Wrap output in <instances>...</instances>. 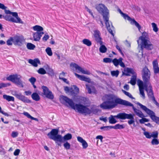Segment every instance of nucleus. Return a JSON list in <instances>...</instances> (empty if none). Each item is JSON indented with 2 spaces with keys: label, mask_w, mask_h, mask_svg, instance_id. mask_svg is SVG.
I'll use <instances>...</instances> for the list:
<instances>
[{
  "label": "nucleus",
  "mask_w": 159,
  "mask_h": 159,
  "mask_svg": "<svg viewBox=\"0 0 159 159\" xmlns=\"http://www.w3.org/2000/svg\"><path fill=\"white\" fill-rule=\"evenodd\" d=\"M119 59H117L116 58H115L112 61V62L115 66H117L119 64Z\"/></svg>",
  "instance_id": "3c124183"
},
{
  "label": "nucleus",
  "mask_w": 159,
  "mask_h": 159,
  "mask_svg": "<svg viewBox=\"0 0 159 159\" xmlns=\"http://www.w3.org/2000/svg\"><path fill=\"white\" fill-rule=\"evenodd\" d=\"M5 13L7 14H11L13 16L15 17L16 19V20H18V19H19L20 21L19 22H15L16 23H18L20 24H23V22L21 20L20 17H18V13L16 12H12L9 10H5Z\"/></svg>",
  "instance_id": "aec40b11"
},
{
  "label": "nucleus",
  "mask_w": 159,
  "mask_h": 159,
  "mask_svg": "<svg viewBox=\"0 0 159 159\" xmlns=\"http://www.w3.org/2000/svg\"><path fill=\"white\" fill-rule=\"evenodd\" d=\"M18 76H19V75L17 74L11 75L7 78V79L14 83L16 80L18 79Z\"/></svg>",
  "instance_id": "cd10ccee"
},
{
  "label": "nucleus",
  "mask_w": 159,
  "mask_h": 159,
  "mask_svg": "<svg viewBox=\"0 0 159 159\" xmlns=\"http://www.w3.org/2000/svg\"><path fill=\"white\" fill-rule=\"evenodd\" d=\"M13 37V43L15 45L20 46L25 41V39L22 36L16 35Z\"/></svg>",
  "instance_id": "dca6fc26"
},
{
  "label": "nucleus",
  "mask_w": 159,
  "mask_h": 159,
  "mask_svg": "<svg viewBox=\"0 0 159 159\" xmlns=\"http://www.w3.org/2000/svg\"><path fill=\"white\" fill-rule=\"evenodd\" d=\"M148 39V34L145 31L142 33V35L139 38L141 41L140 44L141 48H145L148 50H151L153 49V46Z\"/></svg>",
  "instance_id": "20e7f679"
},
{
  "label": "nucleus",
  "mask_w": 159,
  "mask_h": 159,
  "mask_svg": "<svg viewBox=\"0 0 159 159\" xmlns=\"http://www.w3.org/2000/svg\"><path fill=\"white\" fill-rule=\"evenodd\" d=\"M83 148L84 149L86 148L88 146V144L87 142L84 140L82 143Z\"/></svg>",
  "instance_id": "052dcab7"
},
{
  "label": "nucleus",
  "mask_w": 159,
  "mask_h": 159,
  "mask_svg": "<svg viewBox=\"0 0 159 159\" xmlns=\"http://www.w3.org/2000/svg\"><path fill=\"white\" fill-rule=\"evenodd\" d=\"M129 73L134 75L135 74V72L132 68L128 67L125 68L124 69V71H122V75L129 76L130 75Z\"/></svg>",
  "instance_id": "412c9836"
},
{
  "label": "nucleus",
  "mask_w": 159,
  "mask_h": 159,
  "mask_svg": "<svg viewBox=\"0 0 159 159\" xmlns=\"http://www.w3.org/2000/svg\"><path fill=\"white\" fill-rule=\"evenodd\" d=\"M73 87H74V92H75V94H78L79 91V89L78 88L76 85H74L73 86Z\"/></svg>",
  "instance_id": "13d9d810"
},
{
  "label": "nucleus",
  "mask_w": 159,
  "mask_h": 159,
  "mask_svg": "<svg viewBox=\"0 0 159 159\" xmlns=\"http://www.w3.org/2000/svg\"><path fill=\"white\" fill-rule=\"evenodd\" d=\"M137 104L140 106V108L148 114L154 122L157 123H159V117L156 116L155 113L152 110L148 108L146 106L142 105L139 102L136 103Z\"/></svg>",
  "instance_id": "39448f33"
},
{
  "label": "nucleus",
  "mask_w": 159,
  "mask_h": 159,
  "mask_svg": "<svg viewBox=\"0 0 159 159\" xmlns=\"http://www.w3.org/2000/svg\"><path fill=\"white\" fill-rule=\"evenodd\" d=\"M34 67H37L38 66L37 63L40 64V61L38 58H36L34 60L32 59H29L28 61Z\"/></svg>",
  "instance_id": "bb28decb"
},
{
  "label": "nucleus",
  "mask_w": 159,
  "mask_h": 159,
  "mask_svg": "<svg viewBox=\"0 0 159 159\" xmlns=\"http://www.w3.org/2000/svg\"><path fill=\"white\" fill-rule=\"evenodd\" d=\"M144 89H145V88H143V87H140L139 89L140 94L142 95V97L143 99H145V96L144 91Z\"/></svg>",
  "instance_id": "58836bf2"
},
{
  "label": "nucleus",
  "mask_w": 159,
  "mask_h": 159,
  "mask_svg": "<svg viewBox=\"0 0 159 159\" xmlns=\"http://www.w3.org/2000/svg\"><path fill=\"white\" fill-rule=\"evenodd\" d=\"M124 128V127L123 125H120L119 124H116L114 126H104L100 127L101 129H103L104 131H108L111 129H121Z\"/></svg>",
  "instance_id": "f3484780"
},
{
  "label": "nucleus",
  "mask_w": 159,
  "mask_h": 159,
  "mask_svg": "<svg viewBox=\"0 0 159 159\" xmlns=\"http://www.w3.org/2000/svg\"><path fill=\"white\" fill-rule=\"evenodd\" d=\"M33 28L34 31H37V32H41L40 31L43 30V27L38 25H36L33 26Z\"/></svg>",
  "instance_id": "72a5a7b5"
},
{
  "label": "nucleus",
  "mask_w": 159,
  "mask_h": 159,
  "mask_svg": "<svg viewBox=\"0 0 159 159\" xmlns=\"http://www.w3.org/2000/svg\"><path fill=\"white\" fill-rule=\"evenodd\" d=\"M49 36L48 34H45L43 38L42 39L44 41H46L49 38Z\"/></svg>",
  "instance_id": "0e129e2a"
},
{
  "label": "nucleus",
  "mask_w": 159,
  "mask_h": 159,
  "mask_svg": "<svg viewBox=\"0 0 159 159\" xmlns=\"http://www.w3.org/2000/svg\"><path fill=\"white\" fill-rule=\"evenodd\" d=\"M71 66H72L74 67L76 70H78L80 72H81L82 74L90 75L91 74L90 72L88 70H84L83 68L79 66L77 64L74 63L71 64L70 65Z\"/></svg>",
  "instance_id": "6ab92c4d"
},
{
  "label": "nucleus",
  "mask_w": 159,
  "mask_h": 159,
  "mask_svg": "<svg viewBox=\"0 0 159 159\" xmlns=\"http://www.w3.org/2000/svg\"><path fill=\"white\" fill-rule=\"evenodd\" d=\"M21 78V76L19 75V76L18 77V79H17L16 80L14 83H15L17 85L22 88H23L24 86L22 83V81L20 79Z\"/></svg>",
  "instance_id": "c756f323"
},
{
  "label": "nucleus",
  "mask_w": 159,
  "mask_h": 159,
  "mask_svg": "<svg viewBox=\"0 0 159 159\" xmlns=\"http://www.w3.org/2000/svg\"><path fill=\"white\" fill-rule=\"evenodd\" d=\"M44 34L43 32H36L33 34V38L35 41H39L43 34Z\"/></svg>",
  "instance_id": "b1692460"
},
{
  "label": "nucleus",
  "mask_w": 159,
  "mask_h": 159,
  "mask_svg": "<svg viewBox=\"0 0 159 159\" xmlns=\"http://www.w3.org/2000/svg\"><path fill=\"white\" fill-rule=\"evenodd\" d=\"M119 71L117 70L116 71H111V74L112 76H115L116 77H117L119 74Z\"/></svg>",
  "instance_id": "79ce46f5"
},
{
  "label": "nucleus",
  "mask_w": 159,
  "mask_h": 159,
  "mask_svg": "<svg viewBox=\"0 0 159 159\" xmlns=\"http://www.w3.org/2000/svg\"><path fill=\"white\" fill-rule=\"evenodd\" d=\"M153 69L154 73L155 74L159 73V67H158V63L157 60H155L152 62Z\"/></svg>",
  "instance_id": "393cba45"
},
{
  "label": "nucleus",
  "mask_w": 159,
  "mask_h": 159,
  "mask_svg": "<svg viewBox=\"0 0 159 159\" xmlns=\"http://www.w3.org/2000/svg\"><path fill=\"white\" fill-rule=\"evenodd\" d=\"M136 76L133 75L132 77L131 78L130 83L133 85H134L136 83Z\"/></svg>",
  "instance_id": "e433bc0d"
},
{
  "label": "nucleus",
  "mask_w": 159,
  "mask_h": 159,
  "mask_svg": "<svg viewBox=\"0 0 159 159\" xmlns=\"http://www.w3.org/2000/svg\"><path fill=\"white\" fill-rule=\"evenodd\" d=\"M157 138H154L152 140L151 143L152 145H157L159 144V141Z\"/></svg>",
  "instance_id": "ea45409f"
},
{
  "label": "nucleus",
  "mask_w": 159,
  "mask_h": 159,
  "mask_svg": "<svg viewBox=\"0 0 159 159\" xmlns=\"http://www.w3.org/2000/svg\"><path fill=\"white\" fill-rule=\"evenodd\" d=\"M125 106L132 107L134 113L139 117L143 118L145 116L142 112L140 110L135 108L134 107L133 105L129 102L126 101Z\"/></svg>",
  "instance_id": "f8f14e48"
},
{
  "label": "nucleus",
  "mask_w": 159,
  "mask_h": 159,
  "mask_svg": "<svg viewBox=\"0 0 159 159\" xmlns=\"http://www.w3.org/2000/svg\"><path fill=\"white\" fill-rule=\"evenodd\" d=\"M143 81V83L142 80H138L137 81L138 84L139 86V88L140 87L145 88V90L147 91L148 94L149 92H151V90H152V87L150 82Z\"/></svg>",
  "instance_id": "0eeeda50"
},
{
  "label": "nucleus",
  "mask_w": 159,
  "mask_h": 159,
  "mask_svg": "<svg viewBox=\"0 0 159 159\" xmlns=\"http://www.w3.org/2000/svg\"><path fill=\"white\" fill-rule=\"evenodd\" d=\"M126 119L129 120L128 121V123L129 125H131L135 122L134 116L133 114L123 112L122 120H125Z\"/></svg>",
  "instance_id": "4468645a"
},
{
  "label": "nucleus",
  "mask_w": 159,
  "mask_h": 159,
  "mask_svg": "<svg viewBox=\"0 0 159 159\" xmlns=\"http://www.w3.org/2000/svg\"><path fill=\"white\" fill-rule=\"evenodd\" d=\"M37 72L39 74L41 75H44L46 73V70L43 68H39Z\"/></svg>",
  "instance_id": "c03bdc74"
},
{
  "label": "nucleus",
  "mask_w": 159,
  "mask_h": 159,
  "mask_svg": "<svg viewBox=\"0 0 159 159\" xmlns=\"http://www.w3.org/2000/svg\"><path fill=\"white\" fill-rule=\"evenodd\" d=\"M152 25L153 27V30L156 32H157L158 31V29L156 24L154 23H152Z\"/></svg>",
  "instance_id": "09e8293b"
},
{
  "label": "nucleus",
  "mask_w": 159,
  "mask_h": 159,
  "mask_svg": "<svg viewBox=\"0 0 159 159\" xmlns=\"http://www.w3.org/2000/svg\"><path fill=\"white\" fill-rule=\"evenodd\" d=\"M12 94L17 98L24 103H30L31 101L28 99L27 98L23 95L21 93H18L16 91H13Z\"/></svg>",
  "instance_id": "6e6552de"
},
{
  "label": "nucleus",
  "mask_w": 159,
  "mask_h": 159,
  "mask_svg": "<svg viewBox=\"0 0 159 159\" xmlns=\"http://www.w3.org/2000/svg\"><path fill=\"white\" fill-rule=\"evenodd\" d=\"M77 139L78 141L81 143H82L84 140L82 137L80 136L77 137Z\"/></svg>",
  "instance_id": "69168bd1"
},
{
  "label": "nucleus",
  "mask_w": 159,
  "mask_h": 159,
  "mask_svg": "<svg viewBox=\"0 0 159 159\" xmlns=\"http://www.w3.org/2000/svg\"><path fill=\"white\" fill-rule=\"evenodd\" d=\"M142 75L143 81L150 82V72L146 66L142 70Z\"/></svg>",
  "instance_id": "9d476101"
},
{
  "label": "nucleus",
  "mask_w": 159,
  "mask_h": 159,
  "mask_svg": "<svg viewBox=\"0 0 159 159\" xmlns=\"http://www.w3.org/2000/svg\"><path fill=\"white\" fill-rule=\"evenodd\" d=\"M45 51L47 54L49 56H51L52 55V53L51 48L49 47H48L46 49Z\"/></svg>",
  "instance_id": "de8ad7c7"
},
{
  "label": "nucleus",
  "mask_w": 159,
  "mask_h": 159,
  "mask_svg": "<svg viewBox=\"0 0 159 159\" xmlns=\"http://www.w3.org/2000/svg\"><path fill=\"white\" fill-rule=\"evenodd\" d=\"M3 18L6 20L15 23V22H19L20 21L19 19L18 20H16L13 17H12L10 15H8V14L3 15Z\"/></svg>",
  "instance_id": "4be33fe9"
},
{
  "label": "nucleus",
  "mask_w": 159,
  "mask_h": 159,
  "mask_svg": "<svg viewBox=\"0 0 159 159\" xmlns=\"http://www.w3.org/2000/svg\"><path fill=\"white\" fill-rule=\"evenodd\" d=\"M18 133L17 132L13 131L11 133V136L13 138H15L17 136Z\"/></svg>",
  "instance_id": "e2e57ef3"
},
{
  "label": "nucleus",
  "mask_w": 159,
  "mask_h": 159,
  "mask_svg": "<svg viewBox=\"0 0 159 159\" xmlns=\"http://www.w3.org/2000/svg\"><path fill=\"white\" fill-rule=\"evenodd\" d=\"M101 46L99 48V51L100 52L104 53L106 52L107 48L104 45H101Z\"/></svg>",
  "instance_id": "4c0bfd02"
},
{
  "label": "nucleus",
  "mask_w": 159,
  "mask_h": 159,
  "mask_svg": "<svg viewBox=\"0 0 159 159\" xmlns=\"http://www.w3.org/2000/svg\"><path fill=\"white\" fill-rule=\"evenodd\" d=\"M46 69L47 71L49 72V74H53V70L50 68L48 65L47 66Z\"/></svg>",
  "instance_id": "6e6d98bb"
},
{
  "label": "nucleus",
  "mask_w": 159,
  "mask_h": 159,
  "mask_svg": "<svg viewBox=\"0 0 159 159\" xmlns=\"http://www.w3.org/2000/svg\"><path fill=\"white\" fill-rule=\"evenodd\" d=\"M61 99L63 101L67 103L72 108L75 110L76 109L80 113L90 115L93 112L95 114L98 111V110L97 109H93L91 110L88 108L86 106H84L81 104H76L75 105L72 99L69 98L66 96L62 95L61 97Z\"/></svg>",
  "instance_id": "f257e3e1"
},
{
  "label": "nucleus",
  "mask_w": 159,
  "mask_h": 159,
  "mask_svg": "<svg viewBox=\"0 0 159 159\" xmlns=\"http://www.w3.org/2000/svg\"><path fill=\"white\" fill-rule=\"evenodd\" d=\"M14 39L13 37H11L9 39L7 40V44L8 45H12V42H13Z\"/></svg>",
  "instance_id": "49530a36"
},
{
  "label": "nucleus",
  "mask_w": 159,
  "mask_h": 159,
  "mask_svg": "<svg viewBox=\"0 0 159 159\" xmlns=\"http://www.w3.org/2000/svg\"><path fill=\"white\" fill-rule=\"evenodd\" d=\"M123 92L126 96L129 97V98L133 99L134 98L133 97L131 94L129 92L123 90H122Z\"/></svg>",
  "instance_id": "8fccbe9b"
},
{
  "label": "nucleus",
  "mask_w": 159,
  "mask_h": 159,
  "mask_svg": "<svg viewBox=\"0 0 159 159\" xmlns=\"http://www.w3.org/2000/svg\"><path fill=\"white\" fill-rule=\"evenodd\" d=\"M93 36L95 40L97 43L99 44L100 45L103 44V42L102 41V39L101 37V34L99 30L94 31Z\"/></svg>",
  "instance_id": "a211bd4d"
},
{
  "label": "nucleus",
  "mask_w": 159,
  "mask_h": 159,
  "mask_svg": "<svg viewBox=\"0 0 159 159\" xmlns=\"http://www.w3.org/2000/svg\"><path fill=\"white\" fill-rule=\"evenodd\" d=\"M64 143L63 146L65 148L66 150H69L70 149V143L67 141H66Z\"/></svg>",
  "instance_id": "a19ab883"
},
{
  "label": "nucleus",
  "mask_w": 159,
  "mask_h": 159,
  "mask_svg": "<svg viewBox=\"0 0 159 159\" xmlns=\"http://www.w3.org/2000/svg\"><path fill=\"white\" fill-rule=\"evenodd\" d=\"M109 105L108 100L106 101L103 102L100 104V107L101 108L103 109H109V107H107Z\"/></svg>",
  "instance_id": "7c9ffc66"
},
{
  "label": "nucleus",
  "mask_w": 159,
  "mask_h": 159,
  "mask_svg": "<svg viewBox=\"0 0 159 159\" xmlns=\"http://www.w3.org/2000/svg\"><path fill=\"white\" fill-rule=\"evenodd\" d=\"M26 47L29 50H33L36 47L34 44L31 43H28L26 44Z\"/></svg>",
  "instance_id": "f704fd0d"
},
{
  "label": "nucleus",
  "mask_w": 159,
  "mask_h": 159,
  "mask_svg": "<svg viewBox=\"0 0 159 159\" xmlns=\"http://www.w3.org/2000/svg\"><path fill=\"white\" fill-rule=\"evenodd\" d=\"M74 74L78 78L82 81H84L88 83H90L91 82V80L89 78H87L84 75H80L75 73H74Z\"/></svg>",
  "instance_id": "5701e85b"
},
{
  "label": "nucleus",
  "mask_w": 159,
  "mask_h": 159,
  "mask_svg": "<svg viewBox=\"0 0 159 159\" xmlns=\"http://www.w3.org/2000/svg\"><path fill=\"white\" fill-rule=\"evenodd\" d=\"M11 85L10 83H0V89L2 88L6 87L7 86H9Z\"/></svg>",
  "instance_id": "a18cd8bd"
},
{
  "label": "nucleus",
  "mask_w": 159,
  "mask_h": 159,
  "mask_svg": "<svg viewBox=\"0 0 159 159\" xmlns=\"http://www.w3.org/2000/svg\"><path fill=\"white\" fill-rule=\"evenodd\" d=\"M123 59L121 57H120L119 58V64L120 66L122 67H125V65L124 63L122 62Z\"/></svg>",
  "instance_id": "bf43d9fd"
},
{
  "label": "nucleus",
  "mask_w": 159,
  "mask_h": 159,
  "mask_svg": "<svg viewBox=\"0 0 159 159\" xmlns=\"http://www.w3.org/2000/svg\"><path fill=\"white\" fill-rule=\"evenodd\" d=\"M20 152V150L19 149H16L14 152V155L16 156H18L19 155Z\"/></svg>",
  "instance_id": "680f3d73"
},
{
  "label": "nucleus",
  "mask_w": 159,
  "mask_h": 159,
  "mask_svg": "<svg viewBox=\"0 0 159 159\" xmlns=\"http://www.w3.org/2000/svg\"><path fill=\"white\" fill-rule=\"evenodd\" d=\"M125 19H127L130 21V23L132 25H134L138 29L139 31L141 28L140 25L134 19L131 18L127 14L124 13L122 15Z\"/></svg>",
  "instance_id": "9b49d317"
},
{
  "label": "nucleus",
  "mask_w": 159,
  "mask_h": 159,
  "mask_svg": "<svg viewBox=\"0 0 159 159\" xmlns=\"http://www.w3.org/2000/svg\"><path fill=\"white\" fill-rule=\"evenodd\" d=\"M143 134L148 139H150L152 137L151 135V133H149L147 131H145L143 132Z\"/></svg>",
  "instance_id": "603ef678"
},
{
  "label": "nucleus",
  "mask_w": 159,
  "mask_h": 159,
  "mask_svg": "<svg viewBox=\"0 0 159 159\" xmlns=\"http://www.w3.org/2000/svg\"><path fill=\"white\" fill-rule=\"evenodd\" d=\"M41 88L43 89L42 96H45V97L50 99L52 100L53 99L54 96L52 92L49 90L47 87L42 86Z\"/></svg>",
  "instance_id": "1a4fd4ad"
},
{
  "label": "nucleus",
  "mask_w": 159,
  "mask_h": 159,
  "mask_svg": "<svg viewBox=\"0 0 159 159\" xmlns=\"http://www.w3.org/2000/svg\"><path fill=\"white\" fill-rule=\"evenodd\" d=\"M112 59L109 58H105L103 59L104 62L106 63H110L112 62Z\"/></svg>",
  "instance_id": "864d4df0"
},
{
  "label": "nucleus",
  "mask_w": 159,
  "mask_h": 159,
  "mask_svg": "<svg viewBox=\"0 0 159 159\" xmlns=\"http://www.w3.org/2000/svg\"><path fill=\"white\" fill-rule=\"evenodd\" d=\"M125 106L132 107L134 113L139 117L143 118L145 116L142 112L140 110L135 108L134 107L133 105L129 102L126 101Z\"/></svg>",
  "instance_id": "ddd939ff"
},
{
  "label": "nucleus",
  "mask_w": 159,
  "mask_h": 159,
  "mask_svg": "<svg viewBox=\"0 0 159 159\" xmlns=\"http://www.w3.org/2000/svg\"><path fill=\"white\" fill-rule=\"evenodd\" d=\"M31 97L33 100L36 101H38L40 99V97L36 93H34L31 95Z\"/></svg>",
  "instance_id": "2f4dec72"
},
{
  "label": "nucleus",
  "mask_w": 159,
  "mask_h": 159,
  "mask_svg": "<svg viewBox=\"0 0 159 159\" xmlns=\"http://www.w3.org/2000/svg\"><path fill=\"white\" fill-rule=\"evenodd\" d=\"M29 80L30 82L32 84H33L36 81V79L34 77H32L29 79Z\"/></svg>",
  "instance_id": "4d7b16f0"
},
{
  "label": "nucleus",
  "mask_w": 159,
  "mask_h": 159,
  "mask_svg": "<svg viewBox=\"0 0 159 159\" xmlns=\"http://www.w3.org/2000/svg\"><path fill=\"white\" fill-rule=\"evenodd\" d=\"M86 86L89 93L91 94L92 93H95L96 90L94 87L92 86H90L89 84H86Z\"/></svg>",
  "instance_id": "c85d7f7f"
},
{
  "label": "nucleus",
  "mask_w": 159,
  "mask_h": 159,
  "mask_svg": "<svg viewBox=\"0 0 159 159\" xmlns=\"http://www.w3.org/2000/svg\"><path fill=\"white\" fill-rule=\"evenodd\" d=\"M123 115L122 113H120L117 114V115L113 116L111 115L108 118L109 122L111 124H114L116 123L117 121L115 119L122 120Z\"/></svg>",
  "instance_id": "2eb2a0df"
},
{
  "label": "nucleus",
  "mask_w": 159,
  "mask_h": 159,
  "mask_svg": "<svg viewBox=\"0 0 159 159\" xmlns=\"http://www.w3.org/2000/svg\"><path fill=\"white\" fill-rule=\"evenodd\" d=\"M96 8L97 11L103 16V18L105 22L107 28L109 33L114 36L112 30L111 29L110 25L109 23V11L107 8L103 4H99L96 6Z\"/></svg>",
  "instance_id": "7ed1b4c3"
},
{
  "label": "nucleus",
  "mask_w": 159,
  "mask_h": 159,
  "mask_svg": "<svg viewBox=\"0 0 159 159\" xmlns=\"http://www.w3.org/2000/svg\"><path fill=\"white\" fill-rule=\"evenodd\" d=\"M85 8L86 9L87 11H88L93 17H94L93 13L92 11L87 6H85Z\"/></svg>",
  "instance_id": "338daca9"
},
{
  "label": "nucleus",
  "mask_w": 159,
  "mask_h": 159,
  "mask_svg": "<svg viewBox=\"0 0 159 159\" xmlns=\"http://www.w3.org/2000/svg\"><path fill=\"white\" fill-rule=\"evenodd\" d=\"M0 8L5 10H6L7 7L5 6L4 4L0 3Z\"/></svg>",
  "instance_id": "774afa93"
},
{
  "label": "nucleus",
  "mask_w": 159,
  "mask_h": 159,
  "mask_svg": "<svg viewBox=\"0 0 159 159\" xmlns=\"http://www.w3.org/2000/svg\"><path fill=\"white\" fill-rule=\"evenodd\" d=\"M59 130L57 129H52L47 134L48 138L54 140L55 143L59 146H61V143H65L67 140L71 139L72 135L71 134L68 133L63 137L60 134H58Z\"/></svg>",
  "instance_id": "f03ea898"
},
{
  "label": "nucleus",
  "mask_w": 159,
  "mask_h": 159,
  "mask_svg": "<svg viewBox=\"0 0 159 159\" xmlns=\"http://www.w3.org/2000/svg\"><path fill=\"white\" fill-rule=\"evenodd\" d=\"M149 121V119L143 117L139 120L140 123L141 124H143L145 122H148Z\"/></svg>",
  "instance_id": "5fc2aeb1"
},
{
  "label": "nucleus",
  "mask_w": 159,
  "mask_h": 159,
  "mask_svg": "<svg viewBox=\"0 0 159 159\" xmlns=\"http://www.w3.org/2000/svg\"><path fill=\"white\" fill-rule=\"evenodd\" d=\"M3 98L6 99L8 101H14V97L9 95H4L3 96Z\"/></svg>",
  "instance_id": "473e14b6"
},
{
  "label": "nucleus",
  "mask_w": 159,
  "mask_h": 159,
  "mask_svg": "<svg viewBox=\"0 0 159 159\" xmlns=\"http://www.w3.org/2000/svg\"><path fill=\"white\" fill-rule=\"evenodd\" d=\"M151 137L154 138H158V133L157 131H153L151 133Z\"/></svg>",
  "instance_id": "37998d69"
},
{
  "label": "nucleus",
  "mask_w": 159,
  "mask_h": 159,
  "mask_svg": "<svg viewBox=\"0 0 159 159\" xmlns=\"http://www.w3.org/2000/svg\"><path fill=\"white\" fill-rule=\"evenodd\" d=\"M82 43L88 46H90L92 45L91 42L88 39H84L82 41Z\"/></svg>",
  "instance_id": "c9c22d12"
},
{
  "label": "nucleus",
  "mask_w": 159,
  "mask_h": 159,
  "mask_svg": "<svg viewBox=\"0 0 159 159\" xmlns=\"http://www.w3.org/2000/svg\"><path fill=\"white\" fill-rule=\"evenodd\" d=\"M109 105L108 106L109 109L115 108L118 104L125 106L126 100H124L121 98H118L115 99L114 101H110V99H107Z\"/></svg>",
  "instance_id": "423d86ee"
},
{
  "label": "nucleus",
  "mask_w": 159,
  "mask_h": 159,
  "mask_svg": "<svg viewBox=\"0 0 159 159\" xmlns=\"http://www.w3.org/2000/svg\"><path fill=\"white\" fill-rule=\"evenodd\" d=\"M151 92H149L148 95L149 98L151 99L157 105H158L159 104L156 101L155 98L154 96L153 90H151Z\"/></svg>",
  "instance_id": "a878e982"
}]
</instances>
